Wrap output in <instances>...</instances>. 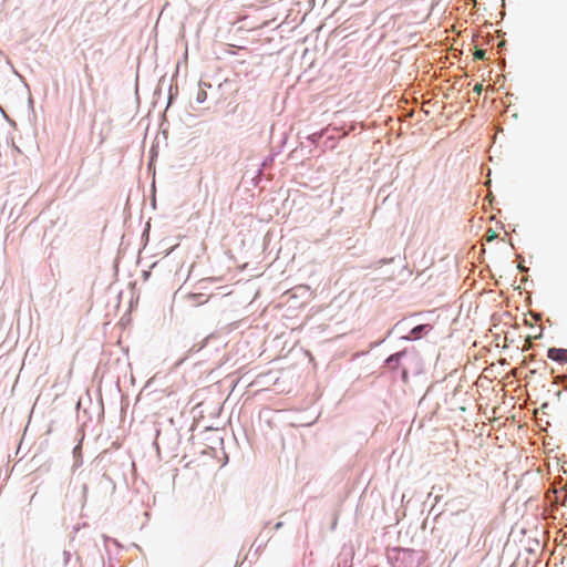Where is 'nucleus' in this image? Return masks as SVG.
<instances>
[{"label":"nucleus","mask_w":567,"mask_h":567,"mask_svg":"<svg viewBox=\"0 0 567 567\" xmlns=\"http://www.w3.org/2000/svg\"><path fill=\"white\" fill-rule=\"evenodd\" d=\"M501 332L504 334V349H507L511 346H513L516 351H519L522 349L520 343L525 341V338L524 336L518 333V327L511 329H502Z\"/></svg>","instance_id":"f257e3e1"},{"label":"nucleus","mask_w":567,"mask_h":567,"mask_svg":"<svg viewBox=\"0 0 567 567\" xmlns=\"http://www.w3.org/2000/svg\"><path fill=\"white\" fill-rule=\"evenodd\" d=\"M502 324V329H511L518 327L516 317L508 310H504L501 315L498 313V326Z\"/></svg>","instance_id":"f03ea898"},{"label":"nucleus","mask_w":567,"mask_h":567,"mask_svg":"<svg viewBox=\"0 0 567 567\" xmlns=\"http://www.w3.org/2000/svg\"><path fill=\"white\" fill-rule=\"evenodd\" d=\"M548 358L558 362H567V349L550 348Z\"/></svg>","instance_id":"7ed1b4c3"},{"label":"nucleus","mask_w":567,"mask_h":567,"mask_svg":"<svg viewBox=\"0 0 567 567\" xmlns=\"http://www.w3.org/2000/svg\"><path fill=\"white\" fill-rule=\"evenodd\" d=\"M76 112H78V114H81V115H84L86 113V103H85V99L83 96L82 90H80L78 105H76Z\"/></svg>","instance_id":"20e7f679"},{"label":"nucleus","mask_w":567,"mask_h":567,"mask_svg":"<svg viewBox=\"0 0 567 567\" xmlns=\"http://www.w3.org/2000/svg\"><path fill=\"white\" fill-rule=\"evenodd\" d=\"M486 56V51L483 49H476L474 53V58L478 60H483Z\"/></svg>","instance_id":"39448f33"},{"label":"nucleus","mask_w":567,"mask_h":567,"mask_svg":"<svg viewBox=\"0 0 567 567\" xmlns=\"http://www.w3.org/2000/svg\"><path fill=\"white\" fill-rule=\"evenodd\" d=\"M401 355H402V353H395V354H392V355L388 359V363H389V364L398 363V362L400 361Z\"/></svg>","instance_id":"423d86ee"},{"label":"nucleus","mask_w":567,"mask_h":567,"mask_svg":"<svg viewBox=\"0 0 567 567\" xmlns=\"http://www.w3.org/2000/svg\"><path fill=\"white\" fill-rule=\"evenodd\" d=\"M495 238H496V231H494L493 229H488V230L486 231V241L491 243V241H493Z\"/></svg>","instance_id":"0eeeda50"},{"label":"nucleus","mask_w":567,"mask_h":567,"mask_svg":"<svg viewBox=\"0 0 567 567\" xmlns=\"http://www.w3.org/2000/svg\"><path fill=\"white\" fill-rule=\"evenodd\" d=\"M493 199H494V198H493V194H492V192L489 190V192H488V194H487V195H486V197H485V200H487V202H488V205H489L491 207H492V205H493Z\"/></svg>","instance_id":"6e6552de"},{"label":"nucleus","mask_w":567,"mask_h":567,"mask_svg":"<svg viewBox=\"0 0 567 567\" xmlns=\"http://www.w3.org/2000/svg\"><path fill=\"white\" fill-rule=\"evenodd\" d=\"M205 97H206V93H205L204 91H202V92L198 94V96H197V101H198V102H203Z\"/></svg>","instance_id":"1a4fd4ad"},{"label":"nucleus","mask_w":567,"mask_h":567,"mask_svg":"<svg viewBox=\"0 0 567 567\" xmlns=\"http://www.w3.org/2000/svg\"><path fill=\"white\" fill-rule=\"evenodd\" d=\"M483 89V85L482 84H476L475 87H474V91H476L477 93H480Z\"/></svg>","instance_id":"9d476101"},{"label":"nucleus","mask_w":567,"mask_h":567,"mask_svg":"<svg viewBox=\"0 0 567 567\" xmlns=\"http://www.w3.org/2000/svg\"><path fill=\"white\" fill-rule=\"evenodd\" d=\"M487 176H488V179L486 181V183H485V184H486L487 186H489V185H491V178H489V176H491V168H488V169H487Z\"/></svg>","instance_id":"9b49d317"},{"label":"nucleus","mask_w":567,"mask_h":567,"mask_svg":"<svg viewBox=\"0 0 567 567\" xmlns=\"http://www.w3.org/2000/svg\"><path fill=\"white\" fill-rule=\"evenodd\" d=\"M488 91H491L493 93L494 92V87L488 85L486 92H488Z\"/></svg>","instance_id":"f8f14e48"},{"label":"nucleus","mask_w":567,"mask_h":567,"mask_svg":"<svg viewBox=\"0 0 567 567\" xmlns=\"http://www.w3.org/2000/svg\"><path fill=\"white\" fill-rule=\"evenodd\" d=\"M504 43H505L504 41L498 42L497 48L499 49L501 47L504 45Z\"/></svg>","instance_id":"ddd939ff"},{"label":"nucleus","mask_w":567,"mask_h":567,"mask_svg":"<svg viewBox=\"0 0 567 567\" xmlns=\"http://www.w3.org/2000/svg\"><path fill=\"white\" fill-rule=\"evenodd\" d=\"M498 363L505 364V360L504 359H498Z\"/></svg>","instance_id":"4468645a"},{"label":"nucleus","mask_w":567,"mask_h":567,"mask_svg":"<svg viewBox=\"0 0 567 567\" xmlns=\"http://www.w3.org/2000/svg\"><path fill=\"white\" fill-rule=\"evenodd\" d=\"M422 328H423V326H419V327H416V328L414 329V331H416V330H421Z\"/></svg>","instance_id":"2eb2a0df"},{"label":"nucleus","mask_w":567,"mask_h":567,"mask_svg":"<svg viewBox=\"0 0 567 567\" xmlns=\"http://www.w3.org/2000/svg\"><path fill=\"white\" fill-rule=\"evenodd\" d=\"M505 398L506 395L503 396V404H506Z\"/></svg>","instance_id":"dca6fc26"}]
</instances>
